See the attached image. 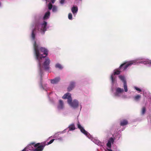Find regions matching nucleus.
<instances>
[{
	"instance_id": "f257e3e1",
	"label": "nucleus",
	"mask_w": 151,
	"mask_h": 151,
	"mask_svg": "<svg viewBox=\"0 0 151 151\" xmlns=\"http://www.w3.org/2000/svg\"><path fill=\"white\" fill-rule=\"evenodd\" d=\"M33 47L34 51V53L36 56V59L38 61V66L39 67L40 73H41L40 77L39 84L40 88L44 89V87L46 86L47 84L43 85L42 76V69L41 63L42 60L45 58L48 54V50L46 48L43 47L39 48V46L35 41L33 44Z\"/></svg>"
},
{
	"instance_id": "f03ea898",
	"label": "nucleus",
	"mask_w": 151,
	"mask_h": 151,
	"mask_svg": "<svg viewBox=\"0 0 151 151\" xmlns=\"http://www.w3.org/2000/svg\"><path fill=\"white\" fill-rule=\"evenodd\" d=\"M55 139H51L49 142L46 144L45 142H43L40 143H38L35 144L34 142L31 143L29 145L28 147L30 148L32 145H34V147L36 148L33 150V151H42L45 147L46 145H48L52 143Z\"/></svg>"
},
{
	"instance_id": "7ed1b4c3",
	"label": "nucleus",
	"mask_w": 151,
	"mask_h": 151,
	"mask_svg": "<svg viewBox=\"0 0 151 151\" xmlns=\"http://www.w3.org/2000/svg\"><path fill=\"white\" fill-rule=\"evenodd\" d=\"M62 98L64 99H68V104L73 108H77L79 105L78 101L76 100H74L72 101L71 97V94L69 93H67L65 94Z\"/></svg>"
},
{
	"instance_id": "20e7f679",
	"label": "nucleus",
	"mask_w": 151,
	"mask_h": 151,
	"mask_svg": "<svg viewBox=\"0 0 151 151\" xmlns=\"http://www.w3.org/2000/svg\"><path fill=\"white\" fill-rule=\"evenodd\" d=\"M47 25V22L45 21H44L43 23L41 24V28L40 29L38 28V25H36L35 28L32 30V38L33 40L35 39V30L36 29H37L38 31H40L42 34H44L46 30Z\"/></svg>"
},
{
	"instance_id": "39448f33",
	"label": "nucleus",
	"mask_w": 151,
	"mask_h": 151,
	"mask_svg": "<svg viewBox=\"0 0 151 151\" xmlns=\"http://www.w3.org/2000/svg\"><path fill=\"white\" fill-rule=\"evenodd\" d=\"M125 63H123L117 69L115 70L113 74H112L110 77V79L112 83H114L115 82V78H114L113 76V75H118L120 74V72L122 71L121 69L122 68V67L125 65Z\"/></svg>"
},
{
	"instance_id": "423d86ee",
	"label": "nucleus",
	"mask_w": 151,
	"mask_h": 151,
	"mask_svg": "<svg viewBox=\"0 0 151 151\" xmlns=\"http://www.w3.org/2000/svg\"><path fill=\"white\" fill-rule=\"evenodd\" d=\"M50 63V60L49 58L47 57L45 59V60L44 62L43 66L45 70H48L50 68L49 64Z\"/></svg>"
},
{
	"instance_id": "0eeeda50",
	"label": "nucleus",
	"mask_w": 151,
	"mask_h": 151,
	"mask_svg": "<svg viewBox=\"0 0 151 151\" xmlns=\"http://www.w3.org/2000/svg\"><path fill=\"white\" fill-rule=\"evenodd\" d=\"M135 62L134 61H131L128 62H126L123 63H125V65L121 69L122 71H123L125 70L129 66H131L132 65L135 63Z\"/></svg>"
},
{
	"instance_id": "6e6552de",
	"label": "nucleus",
	"mask_w": 151,
	"mask_h": 151,
	"mask_svg": "<svg viewBox=\"0 0 151 151\" xmlns=\"http://www.w3.org/2000/svg\"><path fill=\"white\" fill-rule=\"evenodd\" d=\"M75 83L73 81L70 82V85L67 88L68 91H70L72 90L75 87Z\"/></svg>"
},
{
	"instance_id": "1a4fd4ad",
	"label": "nucleus",
	"mask_w": 151,
	"mask_h": 151,
	"mask_svg": "<svg viewBox=\"0 0 151 151\" xmlns=\"http://www.w3.org/2000/svg\"><path fill=\"white\" fill-rule=\"evenodd\" d=\"M128 124V122L126 119H123L120 121V125L121 126H124Z\"/></svg>"
},
{
	"instance_id": "9d476101",
	"label": "nucleus",
	"mask_w": 151,
	"mask_h": 151,
	"mask_svg": "<svg viewBox=\"0 0 151 151\" xmlns=\"http://www.w3.org/2000/svg\"><path fill=\"white\" fill-rule=\"evenodd\" d=\"M60 77L55 78L51 80V83L53 84H55L57 83L60 80Z\"/></svg>"
},
{
	"instance_id": "9b49d317",
	"label": "nucleus",
	"mask_w": 151,
	"mask_h": 151,
	"mask_svg": "<svg viewBox=\"0 0 151 151\" xmlns=\"http://www.w3.org/2000/svg\"><path fill=\"white\" fill-rule=\"evenodd\" d=\"M114 141V139L112 137H111L108 140L107 144L108 147L110 148L111 147V143H113Z\"/></svg>"
},
{
	"instance_id": "f8f14e48",
	"label": "nucleus",
	"mask_w": 151,
	"mask_h": 151,
	"mask_svg": "<svg viewBox=\"0 0 151 151\" xmlns=\"http://www.w3.org/2000/svg\"><path fill=\"white\" fill-rule=\"evenodd\" d=\"M77 127L78 129L80 130L81 132H87L83 128L79 122H78L77 123Z\"/></svg>"
},
{
	"instance_id": "ddd939ff",
	"label": "nucleus",
	"mask_w": 151,
	"mask_h": 151,
	"mask_svg": "<svg viewBox=\"0 0 151 151\" xmlns=\"http://www.w3.org/2000/svg\"><path fill=\"white\" fill-rule=\"evenodd\" d=\"M124 91L123 89H122L120 88H118L116 89V92L115 93V95L116 96H118L119 93H121Z\"/></svg>"
},
{
	"instance_id": "4468645a",
	"label": "nucleus",
	"mask_w": 151,
	"mask_h": 151,
	"mask_svg": "<svg viewBox=\"0 0 151 151\" xmlns=\"http://www.w3.org/2000/svg\"><path fill=\"white\" fill-rule=\"evenodd\" d=\"M69 130L72 131L76 129L75 125L74 124H72L69 125L68 127Z\"/></svg>"
},
{
	"instance_id": "2eb2a0df",
	"label": "nucleus",
	"mask_w": 151,
	"mask_h": 151,
	"mask_svg": "<svg viewBox=\"0 0 151 151\" xmlns=\"http://www.w3.org/2000/svg\"><path fill=\"white\" fill-rule=\"evenodd\" d=\"M63 108V101L61 100H60L59 101V104L58 106V108L59 109H62Z\"/></svg>"
},
{
	"instance_id": "dca6fc26",
	"label": "nucleus",
	"mask_w": 151,
	"mask_h": 151,
	"mask_svg": "<svg viewBox=\"0 0 151 151\" xmlns=\"http://www.w3.org/2000/svg\"><path fill=\"white\" fill-rule=\"evenodd\" d=\"M50 12L49 11H48L45 13V15L43 17V19L45 20L48 18L49 17H50Z\"/></svg>"
},
{
	"instance_id": "f3484780",
	"label": "nucleus",
	"mask_w": 151,
	"mask_h": 151,
	"mask_svg": "<svg viewBox=\"0 0 151 151\" xmlns=\"http://www.w3.org/2000/svg\"><path fill=\"white\" fill-rule=\"evenodd\" d=\"M72 12L73 14L76 13L78 11V8L77 6H73L71 9Z\"/></svg>"
},
{
	"instance_id": "a211bd4d",
	"label": "nucleus",
	"mask_w": 151,
	"mask_h": 151,
	"mask_svg": "<svg viewBox=\"0 0 151 151\" xmlns=\"http://www.w3.org/2000/svg\"><path fill=\"white\" fill-rule=\"evenodd\" d=\"M119 78L124 83L125 82H126L124 79V76H119Z\"/></svg>"
},
{
	"instance_id": "6ab92c4d",
	"label": "nucleus",
	"mask_w": 151,
	"mask_h": 151,
	"mask_svg": "<svg viewBox=\"0 0 151 151\" xmlns=\"http://www.w3.org/2000/svg\"><path fill=\"white\" fill-rule=\"evenodd\" d=\"M85 135L87 136L89 138L92 139L93 137L89 133H83Z\"/></svg>"
},
{
	"instance_id": "aec40b11",
	"label": "nucleus",
	"mask_w": 151,
	"mask_h": 151,
	"mask_svg": "<svg viewBox=\"0 0 151 151\" xmlns=\"http://www.w3.org/2000/svg\"><path fill=\"white\" fill-rule=\"evenodd\" d=\"M55 67L56 68H58L60 69H62L63 68L62 66L59 63L56 64L55 65Z\"/></svg>"
},
{
	"instance_id": "412c9836",
	"label": "nucleus",
	"mask_w": 151,
	"mask_h": 151,
	"mask_svg": "<svg viewBox=\"0 0 151 151\" xmlns=\"http://www.w3.org/2000/svg\"><path fill=\"white\" fill-rule=\"evenodd\" d=\"M140 98L141 96L140 95H137L134 96V99L135 100L137 101Z\"/></svg>"
},
{
	"instance_id": "4be33fe9",
	"label": "nucleus",
	"mask_w": 151,
	"mask_h": 151,
	"mask_svg": "<svg viewBox=\"0 0 151 151\" xmlns=\"http://www.w3.org/2000/svg\"><path fill=\"white\" fill-rule=\"evenodd\" d=\"M124 87L125 91L126 92H127L128 89L126 82H125V83H124Z\"/></svg>"
},
{
	"instance_id": "5701e85b",
	"label": "nucleus",
	"mask_w": 151,
	"mask_h": 151,
	"mask_svg": "<svg viewBox=\"0 0 151 151\" xmlns=\"http://www.w3.org/2000/svg\"><path fill=\"white\" fill-rule=\"evenodd\" d=\"M146 112V108L145 107H143L142 110V114H144Z\"/></svg>"
},
{
	"instance_id": "b1692460",
	"label": "nucleus",
	"mask_w": 151,
	"mask_h": 151,
	"mask_svg": "<svg viewBox=\"0 0 151 151\" xmlns=\"http://www.w3.org/2000/svg\"><path fill=\"white\" fill-rule=\"evenodd\" d=\"M48 9L50 10H51L52 9V4L50 3L48 4Z\"/></svg>"
},
{
	"instance_id": "393cba45",
	"label": "nucleus",
	"mask_w": 151,
	"mask_h": 151,
	"mask_svg": "<svg viewBox=\"0 0 151 151\" xmlns=\"http://www.w3.org/2000/svg\"><path fill=\"white\" fill-rule=\"evenodd\" d=\"M68 18L70 20H71V19H72V14L71 13H69L68 14Z\"/></svg>"
},
{
	"instance_id": "a878e982",
	"label": "nucleus",
	"mask_w": 151,
	"mask_h": 151,
	"mask_svg": "<svg viewBox=\"0 0 151 151\" xmlns=\"http://www.w3.org/2000/svg\"><path fill=\"white\" fill-rule=\"evenodd\" d=\"M57 10V8L56 6H54L52 9L53 12H56Z\"/></svg>"
},
{
	"instance_id": "bb28decb",
	"label": "nucleus",
	"mask_w": 151,
	"mask_h": 151,
	"mask_svg": "<svg viewBox=\"0 0 151 151\" xmlns=\"http://www.w3.org/2000/svg\"><path fill=\"white\" fill-rule=\"evenodd\" d=\"M135 88L136 90L139 91V92H141L142 91L141 90L140 88L137 87H135Z\"/></svg>"
},
{
	"instance_id": "cd10ccee",
	"label": "nucleus",
	"mask_w": 151,
	"mask_h": 151,
	"mask_svg": "<svg viewBox=\"0 0 151 151\" xmlns=\"http://www.w3.org/2000/svg\"><path fill=\"white\" fill-rule=\"evenodd\" d=\"M65 0H61L60 1V3L61 4H63L64 3Z\"/></svg>"
},
{
	"instance_id": "c85d7f7f",
	"label": "nucleus",
	"mask_w": 151,
	"mask_h": 151,
	"mask_svg": "<svg viewBox=\"0 0 151 151\" xmlns=\"http://www.w3.org/2000/svg\"><path fill=\"white\" fill-rule=\"evenodd\" d=\"M147 63L149 65H151V60L147 61Z\"/></svg>"
},
{
	"instance_id": "c756f323",
	"label": "nucleus",
	"mask_w": 151,
	"mask_h": 151,
	"mask_svg": "<svg viewBox=\"0 0 151 151\" xmlns=\"http://www.w3.org/2000/svg\"><path fill=\"white\" fill-rule=\"evenodd\" d=\"M51 2L53 4L55 3V0H50Z\"/></svg>"
},
{
	"instance_id": "7c9ffc66",
	"label": "nucleus",
	"mask_w": 151,
	"mask_h": 151,
	"mask_svg": "<svg viewBox=\"0 0 151 151\" xmlns=\"http://www.w3.org/2000/svg\"><path fill=\"white\" fill-rule=\"evenodd\" d=\"M22 151H26V149L25 148Z\"/></svg>"
},
{
	"instance_id": "2f4dec72",
	"label": "nucleus",
	"mask_w": 151,
	"mask_h": 151,
	"mask_svg": "<svg viewBox=\"0 0 151 151\" xmlns=\"http://www.w3.org/2000/svg\"><path fill=\"white\" fill-rule=\"evenodd\" d=\"M108 150L109 151H112L111 149H108Z\"/></svg>"
},
{
	"instance_id": "473e14b6",
	"label": "nucleus",
	"mask_w": 151,
	"mask_h": 151,
	"mask_svg": "<svg viewBox=\"0 0 151 151\" xmlns=\"http://www.w3.org/2000/svg\"><path fill=\"white\" fill-rule=\"evenodd\" d=\"M1 3L0 2V6H1Z\"/></svg>"
},
{
	"instance_id": "72a5a7b5",
	"label": "nucleus",
	"mask_w": 151,
	"mask_h": 151,
	"mask_svg": "<svg viewBox=\"0 0 151 151\" xmlns=\"http://www.w3.org/2000/svg\"><path fill=\"white\" fill-rule=\"evenodd\" d=\"M46 1H47V0H45Z\"/></svg>"
},
{
	"instance_id": "f704fd0d",
	"label": "nucleus",
	"mask_w": 151,
	"mask_h": 151,
	"mask_svg": "<svg viewBox=\"0 0 151 151\" xmlns=\"http://www.w3.org/2000/svg\"><path fill=\"white\" fill-rule=\"evenodd\" d=\"M80 1H81L82 0H79Z\"/></svg>"
}]
</instances>
